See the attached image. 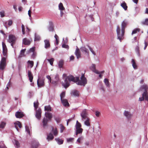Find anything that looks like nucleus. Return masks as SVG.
I'll return each instance as SVG.
<instances>
[{
  "instance_id": "nucleus-1",
  "label": "nucleus",
  "mask_w": 148,
  "mask_h": 148,
  "mask_svg": "<svg viewBox=\"0 0 148 148\" xmlns=\"http://www.w3.org/2000/svg\"><path fill=\"white\" fill-rule=\"evenodd\" d=\"M62 78L64 80V82L62 84V85L65 88H67L69 86L70 82L71 81L76 82L78 85L84 86L87 83L86 79L83 74H82L80 79L78 77L75 78L71 75L67 76V75L65 73L63 74Z\"/></svg>"
},
{
  "instance_id": "nucleus-2",
  "label": "nucleus",
  "mask_w": 148,
  "mask_h": 148,
  "mask_svg": "<svg viewBox=\"0 0 148 148\" xmlns=\"http://www.w3.org/2000/svg\"><path fill=\"white\" fill-rule=\"evenodd\" d=\"M127 24V22L126 20H124L121 23V30L120 27L117 26L116 29V32L118 39L120 41L124 38L123 36L125 32V29Z\"/></svg>"
},
{
  "instance_id": "nucleus-3",
  "label": "nucleus",
  "mask_w": 148,
  "mask_h": 148,
  "mask_svg": "<svg viewBox=\"0 0 148 148\" xmlns=\"http://www.w3.org/2000/svg\"><path fill=\"white\" fill-rule=\"evenodd\" d=\"M34 107L36 111L35 116L38 120H40L41 117V111L40 108H38V109H37V108L38 106V101H37L34 102Z\"/></svg>"
},
{
  "instance_id": "nucleus-4",
  "label": "nucleus",
  "mask_w": 148,
  "mask_h": 148,
  "mask_svg": "<svg viewBox=\"0 0 148 148\" xmlns=\"http://www.w3.org/2000/svg\"><path fill=\"white\" fill-rule=\"evenodd\" d=\"M45 116L46 118L44 117L42 122L43 126L44 127L47 126L48 120H51L52 117L51 113L48 112H45Z\"/></svg>"
},
{
  "instance_id": "nucleus-5",
  "label": "nucleus",
  "mask_w": 148,
  "mask_h": 148,
  "mask_svg": "<svg viewBox=\"0 0 148 148\" xmlns=\"http://www.w3.org/2000/svg\"><path fill=\"white\" fill-rule=\"evenodd\" d=\"M82 125L81 124L77 121L75 125V134L77 135L78 134H81L83 132V129L81 128Z\"/></svg>"
},
{
  "instance_id": "nucleus-6",
  "label": "nucleus",
  "mask_w": 148,
  "mask_h": 148,
  "mask_svg": "<svg viewBox=\"0 0 148 148\" xmlns=\"http://www.w3.org/2000/svg\"><path fill=\"white\" fill-rule=\"evenodd\" d=\"M80 114L82 118V120L84 121V119H86V118H88V110L86 109L83 110Z\"/></svg>"
},
{
  "instance_id": "nucleus-7",
  "label": "nucleus",
  "mask_w": 148,
  "mask_h": 148,
  "mask_svg": "<svg viewBox=\"0 0 148 148\" xmlns=\"http://www.w3.org/2000/svg\"><path fill=\"white\" fill-rule=\"evenodd\" d=\"M16 38L15 36L12 35H10L9 36V38L8 41L11 43V45L13 47V44L15 43Z\"/></svg>"
},
{
  "instance_id": "nucleus-8",
  "label": "nucleus",
  "mask_w": 148,
  "mask_h": 148,
  "mask_svg": "<svg viewBox=\"0 0 148 148\" xmlns=\"http://www.w3.org/2000/svg\"><path fill=\"white\" fill-rule=\"evenodd\" d=\"M6 65V59L5 58L3 57L0 62V70H3Z\"/></svg>"
},
{
  "instance_id": "nucleus-9",
  "label": "nucleus",
  "mask_w": 148,
  "mask_h": 148,
  "mask_svg": "<svg viewBox=\"0 0 148 148\" xmlns=\"http://www.w3.org/2000/svg\"><path fill=\"white\" fill-rule=\"evenodd\" d=\"M60 80L59 75L57 74L55 75L54 78L52 79L51 83L54 85H56Z\"/></svg>"
},
{
  "instance_id": "nucleus-10",
  "label": "nucleus",
  "mask_w": 148,
  "mask_h": 148,
  "mask_svg": "<svg viewBox=\"0 0 148 148\" xmlns=\"http://www.w3.org/2000/svg\"><path fill=\"white\" fill-rule=\"evenodd\" d=\"M75 54L76 56L77 59H79L81 57V54L79 49L77 47L75 51Z\"/></svg>"
},
{
  "instance_id": "nucleus-11",
  "label": "nucleus",
  "mask_w": 148,
  "mask_h": 148,
  "mask_svg": "<svg viewBox=\"0 0 148 148\" xmlns=\"http://www.w3.org/2000/svg\"><path fill=\"white\" fill-rule=\"evenodd\" d=\"M3 52V55L6 56L7 54V49L5 44L3 42H2Z\"/></svg>"
},
{
  "instance_id": "nucleus-12",
  "label": "nucleus",
  "mask_w": 148,
  "mask_h": 148,
  "mask_svg": "<svg viewBox=\"0 0 148 148\" xmlns=\"http://www.w3.org/2000/svg\"><path fill=\"white\" fill-rule=\"evenodd\" d=\"M37 83L38 87H41L44 85V80L39 78L37 80Z\"/></svg>"
},
{
  "instance_id": "nucleus-13",
  "label": "nucleus",
  "mask_w": 148,
  "mask_h": 148,
  "mask_svg": "<svg viewBox=\"0 0 148 148\" xmlns=\"http://www.w3.org/2000/svg\"><path fill=\"white\" fill-rule=\"evenodd\" d=\"M90 69L92 71L97 74H99L100 73L95 69V64H92L91 66L90 67Z\"/></svg>"
},
{
  "instance_id": "nucleus-14",
  "label": "nucleus",
  "mask_w": 148,
  "mask_h": 148,
  "mask_svg": "<svg viewBox=\"0 0 148 148\" xmlns=\"http://www.w3.org/2000/svg\"><path fill=\"white\" fill-rule=\"evenodd\" d=\"M39 145V143L36 140L33 141L31 144L32 148H37Z\"/></svg>"
},
{
  "instance_id": "nucleus-15",
  "label": "nucleus",
  "mask_w": 148,
  "mask_h": 148,
  "mask_svg": "<svg viewBox=\"0 0 148 148\" xmlns=\"http://www.w3.org/2000/svg\"><path fill=\"white\" fill-rule=\"evenodd\" d=\"M31 41V39L29 40L25 38L23 40V43L24 45H28L30 44Z\"/></svg>"
},
{
  "instance_id": "nucleus-16",
  "label": "nucleus",
  "mask_w": 148,
  "mask_h": 148,
  "mask_svg": "<svg viewBox=\"0 0 148 148\" xmlns=\"http://www.w3.org/2000/svg\"><path fill=\"white\" fill-rule=\"evenodd\" d=\"M15 116L17 118H20L24 116V115L23 112L21 111H18L16 112Z\"/></svg>"
},
{
  "instance_id": "nucleus-17",
  "label": "nucleus",
  "mask_w": 148,
  "mask_h": 148,
  "mask_svg": "<svg viewBox=\"0 0 148 148\" xmlns=\"http://www.w3.org/2000/svg\"><path fill=\"white\" fill-rule=\"evenodd\" d=\"M14 124L15 125V127L17 130L19 132V130L18 127L20 128H21V125L20 122L18 121H17L14 123Z\"/></svg>"
},
{
  "instance_id": "nucleus-18",
  "label": "nucleus",
  "mask_w": 148,
  "mask_h": 148,
  "mask_svg": "<svg viewBox=\"0 0 148 148\" xmlns=\"http://www.w3.org/2000/svg\"><path fill=\"white\" fill-rule=\"evenodd\" d=\"M35 50V48L34 47H33L31 48H30L29 50L28 51V53H33V54L32 56V57L33 58H34L35 57L36 53L35 52H34V51Z\"/></svg>"
},
{
  "instance_id": "nucleus-19",
  "label": "nucleus",
  "mask_w": 148,
  "mask_h": 148,
  "mask_svg": "<svg viewBox=\"0 0 148 148\" xmlns=\"http://www.w3.org/2000/svg\"><path fill=\"white\" fill-rule=\"evenodd\" d=\"M124 114L127 118H130L132 116V114L129 112L125 111L124 113Z\"/></svg>"
},
{
  "instance_id": "nucleus-20",
  "label": "nucleus",
  "mask_w": 148,
  "mask_h": 148,
  "mask_svg": "<svg viewBox=\"0 0 148 148\" xmlns=\"http://www.w3.org/2000/svg\"><path fill=\"white\" fill-rule=\"evenodd\" d=\"M45 43V48L46 49H47L50 47V44L49 41L48 40H45L44 41Z\"/></svg>"
},
{
  "instance_id": "nucleus-21",
  "label": "nucleus",
  "mask_w": 148,
  "mask_h": 148,
  "mask_svg": "<svg viewBox=\"0 0 148 148\" xmlns=\"http://www.w3.org/2000/svg\"><path fill=\"white\" fill-rule=\"evenodd\" d=\"M28 75L29 81L31 82H32L33 77V75L31 71L29 70L28 71Z\"/></svg>"
},
{
  "instance_id": "nucleus-22",
  "label": "nucleus",
  "mask_w": 148,
  "mask_h": 148,
  "mask_svg": "<svg viewBox=\"0 0 148 148\" xmlns=\"http://www.w3.org/2000/svg\"><path fill=\"white\" fill-rule=\"evenodd\" d=\"M48 29L50 32H53V23L51 21H50L49 22V26L48 27Z\"/></svg>"
},
{
  "instance_id": "nucleus-23",
  "label": "nucleus",
  "mask_w": 148,
  "mask_h": 148,
  "mask_svg": "<svg viewBox=\"0 0 148 148\" xmlns=\"http://www.w3.org/2000/svg\"><path fill=\"white\" fill-rule=\"evenodd\" d=\"M61 101L63 105L65 106H69V104L67 99H64L61 100Z\"/></svg>"
},
{
  "instance_id": "nucleus-24",
  "label": "nucleus",
  "mask_w": 148,
  "mask_h": 148,
  "mask_svg": "<svg viewBox=\"0 0 148 148\" xmlns=\"http://www.w3.org/2000/svg\"><path fill=\"white\" fill-rule=\"evenodd\" d=\"M80 50L82 52H84L88 54L89 53L88 50L84 47H80Z\"/></svg>"
},
{
  "instance_id": "nucleus-25",
  "label": "nucleus",
  "mask_w": 148,
  "mask_h": 148,
  "mask_svg": "<svg viewBox=\"0 0 148 148\" xmlns=\"http://www.w3.org/2000/svg\"><path fill=\"white\" fill-rule=\"evenodd\" d=\"M85 120V121L84 122V125L88 127H90V119L88 118Z\"/></svg>"
},
{
  "instance_id": "nucleus-26",
  "label": "nucleus",
  "mask_w": 148,
  "mask_h": 148,
  "mask_svg": "<svg viewBox=\"0 0 148 148\" xmlns=\"http://www.w3.org/2000/svg\"><path fill=\"white\" fill-rule=\"evenodd\" d=\"M71 94H72L75 96L78 97L79 95V92L78 91L76 90H73Z\"/></svg>"
},
{
  "instance_id": "nucleus-27",
  "label": "nucleus",
  "mask_w": 148,
  "mask_h": 148,
  "mask_svg": "<svg viewBox=\"0 0 148 148\" xmlns=\"http://www.w3.org/2000/svg\"><path fill=\"white\" fill-rule=\"evenodd\" d=\"M45 110L46 111V112H49L51 111V108L50 106H46L45 107Z\"/></svg>"
},
{
  "instance_id": "nucleus-28",
  "label": "nucleus",
  "mask_w": 148,
  "mask_h": 148,
  "mask_svg": "<svg viewBox=\"0 0 148 148\" xmlns=\"http://www.w3.org/2000/svg\"><path fill=\"white\" fill-rule=\"evenodd\" d=\"M54 138L53 136V134L50 133L48 135H47V139L48 141L51 140H52Z\"/></svg>"
},
{
  "instance_id": "nucleus-29",
  "label": "nucleus",
  "mask_w": 148,
  "mask_h": 148,
  "mask_svg": "<svg viewBox=\"0 0 148 148\" xmlns=\"http://www.w3.org/2000/svg\"><path fill=\"white\" fill-rule=\"evenodd\" d=\"M121 5L125 10H127V7L126 5V3L125 2H124L122 3H121Z\"/></svg>"
},
{
  "instance_id": "nucleus-30",
  "label": "nucleus",
  "mask_w": 148,
  "mask_h": 148,
  "mask_svg": "<svg viewBox=\"0 0 148 148\" xmlns=\"http://www.w3.org/2000/svg\"><path fill=\"white\" fill-rule=\"evenodd\" d=\"M131 63L132 64V66L133 68L135 69H137V66L136 63L134 60L132 59V60Z\"/></svg>"
},
{
  "instance_id": "nucleus-31",
  "label": "nucleus",
  "mask_w": 148,
  "mask_h": 148,
  "mask_svg": "<svg viewBox=\"0 0 148 148\" xmlns=\"http://www.w3.org/2000/svg\"><path fill=\"white\" fill-rule=\"evenodd\" d=\"M104 82L106 86L107 87H110V84L109 81L107 79L105 78L104 80Z\"/></svg>"
},
{
  "instance_id": "nucleus-32",
  "label": "nucleus",
  "mask_w": 148,
  "mask_h": 148,
  "mask_svg": "<svg viewBox=\"0 0 148 148\" xmlns=\"http://www.w3.org/2000/svg\"><path fill=\"white\" fill-rule=\"evenodd\" d=\"M28 66L30 68L32 67L34 65V62L32 61L28 60L27 61Z\"/></svg>"
},
{
  "instance_id": "nucleus-33",
  "label": "nucleus",
  "mask_w": 148,
  "mask_h": 148,
  "mask_svg": "<svg viewBox=\"0 0 148 148\" xmlns=\"http://www.w3.org/2000/svg\"><path fill=\"white\" fill-rule=\"evenodd\" d=\"M59 9L60 10H64L65 8L64 7L63 4L62 3H60L58 5Z\"/></svg>"
},
{
  "instance_id": "nucleus-34",
  "label": "nucleus",
  "mask_w": 148,
  "mask_h": 148,
  "mask_svg": "<svg viewBox=\"0 0 148 148\" xmlns=\"http://www.w3.org/2000/svg\"><path fill=\"white\" fill-rule=\"evenodd\" d=\"M55 140L57 142L58 144L59 145L62 144L63 143V140L59 138H56Z\"/></svg>"
},
{
  "instance_id": "nucleus-35",
  "label": "nucleus",
  "mask_w": 148,
  "mask_h": 148,
  "mask_svg": "<svg viewBox=\"0 0 148 148\" xmlns=\"http://www.w3.org/2000/svg\"><path fill=\"white\" fill-rule=\"evenodd\" d=\"M13 143L17 147H19L20 144L19 142L16 140H14L13 141Z\"/></svg>"
},
{
  "instance_id": "nucleus-36",
  "label": "nucleus",
  "mask_w": 148,
  "mask_h": 148,
  "mask_svg": "<svg viewBox=\"0 0 148 148\" xmlns=\"http://www.w3.org/2000/svg\"><path fill=\"white\" fill-rule=\"evenodd\" d=\"M65 95V92H63L60 94L61 100L64 99Z\"/></svg>"
},
{
  "instance_id": "nucleus-37",
  "label": "nucleus",
  "mask_w": 148,
  "mask_h": 148,
  "mask_svg": "<svg viewBox=\"0 0 148 148\" xmlns=\"http://www.w3.org/2000/svg\"><path fill=\"white\" fill-rule=\"evenodd\" d=\"M40 36L38 35L35 34V37L34 38V41H38L40 40Z\"/></svg>"
},
{
  "instance_id": "nucleus-38",
  "label": "nucleus",
  "mask_w": 148,
  "mask_h": 148,
  "mask_svg": "<svg viewBox=\"0 0 148 148\" xmlns=\"http://www.w3.org/2000/svg\"><path fill=\"white\" fill-rule=\"evenodd\" d=\"M6 125V123L4 122H2L0 123V128H3Z\"/></svg>"
},
{
  "instance_id": "nucleus-39",
  "label": "nucleus",
  "mask_w": 148,
  "mask_h": 148,
  "mask_svg": "<svg viewBox=\"0 0 148 148\" xmlns=\"http://www.w3.org/2000/svg\"><path fill=\"white\" fill-rule=\"evenodd\" d=\"M63 64V61L62 60H60L59 61L58 63V66L60 68L62 67Z\"/></svg>"
},
{
  "instance_id": "nucleus-40",
  "label": "nucleus",
  "mask_w": 148,
  "mask_h": 148,
  "mask_svg": "<svg viewBox=\"0 0 148 148\" xmlns=\"http://www.w3.org/2000/svg\"><path fill=\"white\" fill-rule=\"evenodd\" d=\"M54 37L56 40V44L57 45L58 44V42H59V37L57 35V34H56L54 36Z\"/></svg>"
},
{
  "instance_id": "nucleus-41",
  "label": "nucleus",
  "mask_w": 148,
  "mask_h": 148,
  "mask_svg": "<svg viewBox=\"0 0 148 148\" xmlns=\"http://www.w3.org/2000/svg\"><path fill=\"white\" fill-rule=\"evenodd\" d=\"M52 132L53 133L54 135L55 136H56L58 134V131L57 129L56 128L55 129H53L52 130Z\"/></svg>"
},
{
  "instance_id": "nucleus-42",
  "label": "nucleus",
  "mask_w": 148,
  "mask_h": 148,
  "mask_svg": "<svg viewBox=\"0 0 148 148\" xmlns=\"http://www.w3.org/2000/svg\"><path fill=\"white\" fill-rule=\"evenodd\" d=\"M47 60L50 63V64L51 66H52L53 64V62L54 61V59L53 58H52L50 59H48Z\"/></svg>"
},
{
  "instance_id": "nucleus-43",
  "label": "nucleus",
  "mask_w": 148,
  "mask_h": 148,
  "mask_svg": "<svg viewBox=\"0 0 148 148\" xmlns=\"http://www.w3.org/2000/svg\"><path fill=\"white\" fill-rule=\"evenodd\" d=\"M54 118L57 123H59L60 121V118L58 116H54Z\"/></svg>"
},
{
  "instance_id": "nucleus-44",
  "label": "nucleus",
  "mask_w": 148,
  "mask_h": 148,
  "mask_svg": "<svg viewBox=\"0 0 148 148\" xmlns=\"http://www.w3.org/2000/svg\"><path fill=\"white\" fill-rule=\"evenodd\" d=\"M60 132L61 133H62L63 130H64L65 127L62 124H60Z\"/></svg>"
},
{
  "instance_id": "nucleus-45",
  "label": "nucleus",
  "mask_w": 148,
  "mask_h": 148,
  "mask_svg": "<svg viewBox=\"0 0 148 148\" xmlns=\"http://www.w3.org/2000/svg\"><path fill=\"white\" fill-rule=\"evenodd\" d=\"M140 31V29L139 28L135 29H134L132 32V34L136 33L138 32H139Z\"/></svg>"
},
{
  "instance_id": "nucleus-46",
  "label": "nucleus",
  "mask_w": 148,
  "mask_h": 148,
  "mask_svg": "<svg viewBox=\"0 0 148 148\" xmlns=\"http://www.w3.org/2000/svg\"><path fill=\"white\" fill-rule=\"evenodd\" d=\"M26 131L30 135V128L28 126H25Z\"/></svg>"
},
{
  "instance_id": "nucleus-47",
  "label": "nucleus",
  "mask_w": 148,
  "mask_h": 148,
  "mask_svg": "<svg viewBox=\"0 0 148 148\" xmlns=\"http://www.w3.org/2000/svg\"><path fill=\"white\" fill-rule=\"evenodd\" d=\"M84 138L83 136H81L79 137L78 139H77V142L80 143L81 141Z\"/></svg>"
},
{
  "instance_id": "nucleus-48",
  "label": "nucleus",
  "mask_w": 148,
  "mask_h": 148,
  "mask_svg": "<svg viewBox=\"0 0 148 148\" xmlns=\"http://www.w3.org/2000/svg\"><path fill=\"white\" fill-rule=\"evenodd\" d=\"M74 138H66L67 142L68 143L72 142L73 141Z\"/></svg>"
},
{
  "instance_id": "nucleus-49",
  "label": "nucleus",
  "mask_w": 148,
  "mask_h": 148,
  "mask_svg": "<svg viewBox=\"0 0 148 148\" xmlns=\"http://www.w3.org/2000/svg\"><path fill=\"white\" fill-rule=\"evenodd\" d=\"M26 49H23L21 50L20 52V56L22 57L24 55V53Z\"/></svg>"
},
{
  "instance_id": "nucleus-50",
  "label": "nucleus",
  "mask_w": 148,
  "mask_h": 148,
  "mask_svg": "<svg viewBox=\"0 0 148 148\" xmlns=\"http://www.w3.org/2000/svg\"><path fill=\"white\" fill-rule=\"evenodd\" d=\"M47 78L49 80L48 82L49 84L52 82V80L51 77L49 75H47L46 76Z\"/></svg>"
},
{
  "instance_id": "nucleus-51",
  "label": "nucleus",
  "mask_w": 148,
  "mask_h": 148,
  "mask_svg": "<svg viewBox=\"0 0 148 148\" xmlns=\"http://www.w3.org/2000/svg\"><path fill=\"white\" fill-rule=\"evenodd\" d=\"M0 15L1 17H3L5 16V12L4 11H1L0 12Z\"/></svg>"
},
{
  "instance_id": "nucleus-52",
  "label": "nucleus",
  "mask_w": 148,
  "mask_h": 148,
  "mask_svg": "<svg viewBox=\"0 0 148 148\" xmlns=\"http://www.w3.org/2000/svg\"><path fill=\"white\" fill-rule=\"evenodd\" d=\"M136 51L137 55L138 56H140V54L139 52V48L137 46L136 47Z\"/></svg>"
},
{
  "instance_id": "nucleus-53",
  "label": "nucleus",
  "mask_w": 148,
  "mask_h": 148,
  "mask_svg": "<svg viewBox=\"0 0 148 148\" xmlns=\"http://www.w3.org/2000/svg\"><path fill=\"white\" fill-rule=\"evenodd\" d=\"M88 47L90 50L92 52V54H93L94 56L95 55V52L93 51L92 48L90 47L89 46H88Z\"/></svg>"
},
{
  "instance_id": "nucleus-54",
  "label": "nucleus",
  "mask_w": 148,
  "mask_h": 148,
  "mask_svg": "<svg viewBox=\"0 0 148 148\" xmlns=\"http://www.w3.org/2000/svg\"><path fill=\"white\" fill-rule=\"evenodd\" d=\"M62 48L67 49H68L69 48V47L68 45H66L64 44H63L62 45Z\"/></svg>"
},
{
  "instance_id": "nucleus-55",
  "label": "nucleus",
  "mask_w": 148,
  "mask_h": 148,
  "mask_svg": "<svg viewBox=\"0 0 148 148\" xmlns=\"http://www.w3.org/2000/svg\"><path fill=\"white\" fill-rule=\"evenodd\" d=\"M142 23L147 25H148V18H147L145 21L142 22Z\"/></svg>"
},
{
  "instance_id": "nucleus-56",
  "label": "nucleus",
  "mask_w": 148,
  "mask_h": 148,
  "mask_svg": "<svg viewBox=\"0 0 148 148\" xmlns=\"http://www.w3.org/2000/svg\"><path fill=\"white\" fill-rule=\"evenodd\" d=\"M21 27H22V32L23 34H25V28H24V25L23 24H22V25Z\"/></svg>"
},
{
  "instance_id": "nucleus-57",
  "label": "nucleus",
  "mask_w": 148,
  "mask_h": 148,
  "mask_svg": "<svg viewBox=\"0 0 148 148\" xmlns=\"http://www.w3.org/2000/svg\"><path fill=\"white\" fill-rule=\"evenodd\" d=\"M95 114L96 116L97 117H99L100 114V112L98 111H96L95 112Z\"/></svg>"
},
{
  "instance_id": "nucleus-58",
  "label": "nucleus",
  "mask_w": 148,
  "mask_h": 148,
  "mask_svg": "<svg viewBox=\"0 0 148 148\" xmlns=\"http://www.w3.org/2000/svg\"><path fill=\"white\" fill-rule=\"evenodd\" d=\"M31 11L30 10H29L28 11V14L29 17V19L31 20L32 19L31 15Z\"/></svg>"
},
{
  "instance_id": "nucleus-59",
  "label": "nucleus",
  "mask_w": 148,
  "mask_h": 148,
  "mask_svg": "<svg viewBox=\"0 0 148 148\" xmlns=\"http://www.w3.org/2000/svg\"><path fill=\"white\" fill-rule=\"evenodd\" d=\"M12 20H9L8 21V25L9 26H10L12 25Z\"/></svg>"
},
{
  "instance_id": "nucleus-60",
  "label": "nucleus",
  "mask_w": 148,
  "mask_h": 148,
  "mask_svg": "<svg viewBox=\"0 0 148 148\" xmlns=\"http://www.w3.org/2000/svg\"><path fill=\"white\" fill-rule=\"evenodd\" d=\"M33 93L32 92H29L28 95V96L30 98L33 95Z\"/></svg>"
},
{
  "instance_id": "nucleus-61",
  "label": "nucleus",
  "mask_w": 148,
  "mask_h": 148,
  "mask_svg": "<svg viewBox=\"0 0 148 148\" xmlns=\"http://www.w3.org/2000/svg\"><path fill=\"white\" fill-rule=\"evenodd\" d=\"M75 57L73 56H71L70 57V60H73L74 59Z\"/></svg>"
},
{
  "instance_id": "nucleus-62",
  "label": "nucleus",
  "mask_w": 148,
  "mask_h": 148,
  "mask_svg": "<svg viewBox=\"0 0 148 148\" xmlns=\"http://www.w3.org/2000/svg\"><path fill=\"white\" fill-rule=\"evenodd\" d=\"M145 46L144 47V50H145L146 49V48L148 45V44L147 42H146L145 41Z\"/></svg>"
},
{
  "instance_id": "nucleus-63",
  "label": "nucleus",
  "mask_w": 148,
  "mask_h": 148,
  "mask_svg": "<svg viewBox=\"0 0 148 148\" xmlns=\"http://www.w3.org/2000/svg\"><path fill=\"white\" fill-rule=\"evenodd\" d=\"M13 8L15 11L16 12L17 11V9L16 8V5H14L13 6Z\"/></svg>"
},
{
  "instance_id": "nucleus-64",
  "label": "nucleus",
  "mask_w": 148,
  "mask_h": 148,
  "mask_svg": "<svg viewBox=\"0 0 148 148\" xmlns=\"http://www.w3.org/2000/svg\"><path fill=\"white\" fill-rule=\"evenodd\" d=\"M119 14V11H117L116 13V17H118Z\"/></svg>"
}]
</instances>
